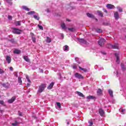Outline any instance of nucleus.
I'll use <instances>...</instances> for the list:
<instances>
[{"label":"nucleus","mask_w":126,"mask_h":126,"mask_svg":"<svg viewBox=\"0 0 126 126\" xmlns=\"http://www.w3.org/2000/svg\"><path fill=\"white\" fill-rule=\"evenodd\" d=\"M79 69H81V70H83L84 72H88V70L86 68H82L80 66H79Z\"/></svg>","instance_id":"obj_23"},{"label":"nucleus","mask_w":126,"mask_h":126,"mask_svg":"<svg viewBox=\"0 0 126 126\" xmlns=\"http://www.w3.org/2000/svg\"><path fill=\"white\" fill-rule=\"evenodd\" d=\"M1 85L3 86V87H4V88H8V87H9V84L8 83H3L1 84Z\"/></svg>","instance_id":"obj_17"},{"label":"nucleus","mask_w":126,"mask_h":126,"mask_svg":"<svg viewBox=\"0 0 126 126\" xmlns=\"http://www.w3.org/2000/svg\"><path fill=\"white\" fill-rule=\"evenodd\" d=\"M12 126H18V122L15 121V123H12Z\"/></svg>","instance_id":"obj_34"},{"label":"nucleus","mask_w":126,"mask_h":126,"mask_svg":"<svg viewBox=\"0 0 126 126\" xmlns=\"http://www.w3.org/2000/svg\"><path fill=\"white\" fill-rule=\"evenodd\" d=\"M45 88H46V84H42L38 87V90L37 92L38 93H42V92H43V91L45 90Z\"/></svg>","instance_id":"obj_1"},{"label":"nucleus","mask_w":126,"mask_h":126,"mask_svg":"<svg viewBox=\"0 0 126 126\" xmlns=\"http://www.w3.org/2000/svg\"><path fill=\"white\" fill-rule=\"evenodd\" d=\"M56 104H57L58 107L59 108V109H61V108H62V106H61V103L57 102Z\"/></svg>","instance_id":"obj_40"},{"label":"nucleus","mask_w":126,"mask_h":126,"mask_svg":"<svg viewBox=\"0 0 126 126\" xmlns=\"http://www.w3.org/2000/svg\"><path fill=\"white\" fill-rule=\"evenodd\" d=\"M19 116H22V113L19 111Z\"/></svg>","instance_id":"obj_52"},{"label":"nucleus","mask_w":126,"mask_h":126,"mask_svg":"<svg viewBox=\"0 0 126 126\" xmlns=\"http://www.w3.org/2000/svg\"><path fill=\"white\" fill-rule=\"evenodd\" d=\"M115 56L116 58V63H120V54L118 53L115 54Z\"/></svg>","instance_id":"obj_7"},{"label":"nucleus","mask_w":126,"mask_h":126,"mask_svg":"<svg viewBox=\"0 0 126 126\" xmlns=\"http://www.w3.org/2000/svg\"><path fill=\"white\" fill-rule=\"evenodd\" d=\"M35 13V11H31L30 12H28V14L30 15H31L32 14H34Z\"/></svg>","instance_id":"obj_38"},{"label":"nucleus","mask_w":126,"mask_h":126,"mask_svg":"<svg viewBox=\"0 0 126 126\" xmlns=\"http://www.w3.org/2000/svg\"><path fill=\"white\" fill-rule=\"evenodd\" d=\"M23 9H24V10H26V11H30V9L27 7L26 6H22Z\"/></svg>","instance_id":"obj_26"},{"label":"nucleus","mask_w":126,"mask_h":126,"mask_svg":"<svg viewBox=\"0 0 126 126\" xmlns=\"http://www.w3.org/2000/svg\"><path fill=\"white\" fill-rule=\"evenodd\" d=\"M6 61L8 63H11V58L9 56H7Z\"/></svg>","instance_id":"obj_14"},{"label":"nucleus","mask_w":126,"mask_h":126,"mask_svg":"<svg viewBox=\"0 0 126 126\" xmlns=\"http://www.w3.org/2000/svg\"><path fill=\"white\" fill-rule=\"evenodd\" d=\"M54 85H55V83L54 82H52L47 87V89H52V88H53V87H54Z\"/></svg>","instance_id":"obj_15"},{"label":"nucleus","mask_w":126,"mask_h":126,"mask_svg":"<svg viewBox=\"0 0 126 126\" xmlns=\"http://www.w3.org/2000/svg\"><path fill=\"white\" fill-rule=\"evenodd\" d=\"M46 42L47 43H51V42H52V40H51V38H50V37H49V36H47L46 37Z\"/></svg>","instance_id":"obj_31"},{"label":"nucleus","mask_w":126,"mask_h":126,"mask_svg":"<svg viewBox=\"0 0 126 126\" xmlns=\"http://www.w3.org/2000/svg\"><path fill=\"white\" fill-rule=\"evenodd\" d=\"M16 99V98H15V97L13 96L11 99H10L8 100V103H9L10 104H11V103H13V102H14V101H15Z\"/></svg>","instance_id":"obj_11"},{"label":"nucleus","mask_w":126,"mask_h":126,"mask_svg":"<svg viewBox=\"0 0 126 126\" xmlns=\"http://www.w3.org/2000/svg\"><path fill=\"white\" fill-rule=\"evenodd\" d=\"M114 17L116 20H118L120 18V15L119 14V12H114Z\"/></svg>","instance_id":"obj_8"},{"label":"nucleus","mask_w":126,"mask_h":126,"mask_svg":"<svg viewBox=\"0 0 126 126\" xmlns=\"http://www.w3.org/2000/svg\"><path fill=\"white\" fill-rule=\"evenodd\" d=\"M59 75L60 76V79H62V76H61V73H59Z\"/></svg>","instance_id":"obj_60"},{"label":"nucleus","mask_w":126,"mask_h":126,"mask_svg":"<svg viewBox=\"0 0 126 126\" xmlns=\"http://www.w3.org/2000/svg\"><path fill=\"white\" fill-rule=\"evenodd\" d=\"M15 76H16V77H18V75H17V72H16V73L15 74Z\"/></svg>","instance_id":"obj_54"},{"label":"nucleus","mask_w":126,"mask_h":126,"mask_svg":"<svg viewBox=\"0 0 126 126\" xmlns=\"http://www.w3.org/2000/svg\"><path fill=\"white\" fill-rule=\"evenodd\" d=\"M47 12H50V11H49V9H47Z\"/></svg>","instance_id":"obj_63"},{"label":"nucleus","mask_w":126,"mask_h":126,"mask_svg":"<svg viewBox=\"0 0 126 126\" xmlns=\"http://www.w3.org/2000/svg\"><path fill=\"white\" fill-rule=\"evenodd\" d=\"M102 55H104V56L106 55V52L104 51H101L100 52Z\"/></svg>","instance_id":"obj_48"},{"label":"nucleus","mask_w":126,"mask_h":126,"mask_svg":"<svg viewBox=\"0 0 126 126\" xmlns=\"http://www.w3.org/2000/svg\"><path fill=\"white\" fill-rule=\"evenodd\" d=\"M2 73H4V71L0 68V74H2Z\"/></svg>","instance_id":"obj_44"},{"label":"nucleus","mask_w":126,"mask_h":126,"mask_svg":"<svg viewBox=\"0 0 126 126\" xmlns=\"http://www.w3.org/2000/svg\"><path fill=\"white\" fill-rule=\"evenodd\" d=\"M96 32L97 33H101L102 32V30L100 29H97L95 30Z\"/></svg>","instance_id":"obj_36"},{"label":"nucleus","mask_w":126,"mask_h":126,"mask_svg":"<svg viewBox=\"0 0 126 126\" xmlns=\"http://www.w3.org/2000/svg\"><path fill=\"white\" fill-rule=\"evenodd\" d=\"M12 32L14 34H17L18 35H20L21 34V32H22V30H19L18 29L13 28H12Z\"/></svg>","instance_id":"obj_2"},{"label":"nucleus","mask_w":126,"mask_h":126,"mask_svg":"<svg viewBox=\"0 0 126 126\" xmlns=\"http://www.w3.org/2000/svg\"><path fill=\"white\" fill-rule=\"evenodd\" d=\"M31 84L29 83H28L27 85V87H30Z\"/></svg>","instance_id":"obj_53"},{"label":"nucleus","mask_w":126,"mask_h":126,"mask_svg":"<svg viewBox=\"0 0 126 126\" xmlns=\"http://www.w3.org/2000/svg\"><path fill=\"white\" fill-rule=\"evenodd\" d=\"M119 112L122 114L125 115L126 114V109H123L122 108L119 109Z\"/></svg>","instance_id":"obj_24"},{"label":"nucleus","mask_w":126,"mask_h":126,"mask_svg":"<svg viewBox=\"0 0 126 126\" xmlns=\"http://www.w3.org/2000/svg\"><path fill=\"white\" fill-rule=\"evenodd\" d=\"M103 69H104V68H103L102 67H101L100 68V69H99V70H103Z\"/></svg>","instance_id":"obj_62"},{"label":"nucleus","mask_w":126,"mask_h":126,"mask_svg":"<svg viewBox=\"0 0 126 126\" xmlns=\"http://www.w3.org/2000/svg\"><path fill=\"white\" fill-rule=\"evenodd\" d=\"M89 126H93V121H92V120H91L89 122Z\"/></svg>","instance_id":"obj_39"},{"label":"nucleus","mask_w":126,"mask_h":126,"mask_svg":"<svg viewBox=\"0 0 126 126\" xmlns=\"http://www.w3.org/2000/svg\"><path fill=\"white\" fill-rule=\"evenodd\" d=\"M18 83H20V85H21L22 84V80H21V77H18Z\"/></svg>","instance_id":"obj_30"},{"label":"nucleus","mask_w":126,"mask_h":126,"mask_svg":"<svg viewBox=\"0 0 126 126\" xmlns=\"http://www.w3.org/2000/svg\"><path fill=\"white\" fill-rule=\"evenodd\" d=\"M33 18H34V19H36V20H39L40 19V17H39V14H38L34 15Z\"/></svg>","instance_id":"obj_25"},{"label":"nucleus","mask_w":126,"mask_h":126,"mask_svg":"<svg viewBox=\"0 0 126 126\" xmlns=\"http://www.w3.org/2000/svg\"><path fill=\"white\" fill-rule=\"evenodd\" d=\"M106 7H107V8H108L109 9H113L115 8V6L111 4H108L106 5Z\"/></svg>","instance_id":"obj_10"},{"label":"nucleus","mask_w":126,"mask_h":126,"mask_svg":"<svg viewBox=\"0 0 126 126\" xmlns=\"http://www.w3.org/2000/svg\"><path fill=\"white\" fill-rule=\"evenodd\" d=\"M74 76L76 78H78V79H83L84 77L79 73H76L74 74Z\"/></svg>","instance_id":"obj_4"},{"label":"nucleus","mask_w":126,"mask_h":126,"mask_svg":"<svg viewBox=\"0 0 126 126\" xmlns=\"http://www.w3.org/2000/svg\"><path fill=\"white\" fill-rule=\"evenodd\" d=\"M72 68H73V69H76V68H77V66H76V65H73Z\"/></svg>","instance_id":"obj_47"},{"label":"nucleus","mask_w":126,"mask_h":126,"mask_svg":"<svg viewBox=\"0 0 126 126\" xmlns=\"http://www.w3.org/2000/svg\"><path fill=\"white\" fill-rule=\"evenodd\" d=\"M87 99L88 102H89L90 100H96V97L93 95H89L87 96Z\"/></svg>","instance_id":"obj_6"},{"label":"nucleus","mask_w":126,"mask_h":126,"mask_svg":"<svg viewBox=\"0 0 126 126\" xmlns=\"http://www.w3.org/2000/svg\"><path fill=\"white\" fill-rule=\"evenodd\" d=\"M105 44V39L103 38H101L100 39V40H98V44L100 47H102V46H104V44Z\"/></svg>","instance_id":"obj_5"},{"label":"nucleus","mask_w":126,"mask_h":126,"mask_svg":"<svg viewBox=\"0 0 126 126\" xmlns=\"http://www.w3.org/2000/svg\"><path fill=\"white\" fill-rule=\"evenodd\" d=\"M15 25L16 26H20V25H21V24L20 23V21H16L15 23Z\"/></svg>","instance_id":"obj_33"},{"label":"nucleus","mask_w":126,"mask_h":126,"mask_svg":"<svg viewBox=\"0 0 126 126\" xmlns=\"http://www.w3.org/2000/svg\"><path fill=\"white\" fill-rule=\"evenodd\" d=\"M97 13H98L99 16H100V17H103L104 16L103 15V13H102V11H98Z\"/></svg>","instance_id":"obj_29"},{"label":"nucleus","mask_w":126,"mask_h":126,"mask_svg":"<svg viewBox=\"0 0 126 126\" xmlns=\"http://www.w3.org/2000/svg\"><path fill=\"white\" fill-rule=\"evenodd\" d=\"M75 61L76 62V63H79V64L80 63V61H79V58H76L75 59Z\"/></svg>","instance_id":"obj_37"},{"label":"nucleus","mask_w":126,"mask_h":126,"mask_svg":"<svg viewBox=\"0 0 126 126\" xmlns=\"http://www.w3.org/2000/svg\"><path fill=\"white\" fill-rule=\"evenodd\" d=\"M76 94H77L78 95V96H80V97H83V98H84V97H85V95H84V94H83L81 93L80 92H76Z\"/></svg>","instance_id":"obj_16"},{"label":"nucleus","mask_w":126,"mask_h":126,"mask_svg":"<svg viewBox=\"0 0 126 126\" xmlns=\"http://www.w3.org/2000/svg\"><path fill=\"white\" fill-rule=\"evenodd\" d=\"M61 27L63 30H66V26H65V24H64V23H61Z\"/></svg>","instance_id":"obj_21"},{"label":"nucleus","mask_w":126,"mask_h":126,"mask_svg":"<svg viewBox=\"0 0 126 126\" xmlns=\"http://www.w3.org/2000/svg\"><path fill=\"white\" fill-rule=\"evenodd\" d=\"M121 68L123 71H125V70H126V65H125L123 63H121Z\"/></svg>","instance_id":"obj_20"},{"label":"nucleus","mask_w":126,"mask_h":126,"mask_svg":"<svg viewBox=\"0 0 126 126\" xmlns=\"http://www.w3.org/2000/svg\"><path fill=\"white\" fill-rule=\"evenodd\" d=\"M14 54H16L17 55H19L21 53V51L18 49H15L13 51Z\"/></svg>","instance_id":"obj_19"},{"label":"nucleus","mask_w":126,"mask_h":126,"mask_svg":"<svg viewBox=\"0 0 126 126\" xmlns=\"http://www.w3.org/2000/svg\"><path fill=\"white\" fill-rule=\"evenodd\" d=\"M74 29L73 28H69L68 31H71V32H73Z\"/></svg>","instance_id":"obj_46"},{"label":"nucleus","mask_w":126,"mask_h":126,"mask_svg":"<svg viewBox=\"0 0 126 126\" xmlns=\"http://www.w3.org/2000/svg\"><path fill=\"white\" fill-rule=\"evenodd\" d=\"M8 19H9V20H12V16H11V15H8Z\"/></svg>","instance_id":"obj_43"},{"label":"nucleus","mask_w":126,"mask_h":126,"mask_svg":"<svg viewBox=\"0 0 126 126\" xmlns=\"http://www.w3.org/2000/svg\"><path fill=\"white\" fill-rule=\"evenodd\" d=\"M26 78L27 80L29 79V77L28 76H26Z\"/></svg>","instance_id":"obj_57"},{"label":"nucleus","mask_w":126,"mask_h":126,"mask_svg":"<svg viewBox=\"0 0 126 126\" xmlns=\"http://www.w3.org/2000/svg\"><path fill=\"white\" fill-rule=\"evenodd\" d=\"M0 104L3 105H4V102L3 100H0Z\"/></svg>","instance_id":"obj_45"},{"label":"nucleus","mask_w":126,"mask_h":126,"mask_svg":"<svg viewBox=\"0 0 126 126\" xmlns=\"http://www.w3.org/2000/svg\"><path fill=\"white\" fill-rule=\"evenodd\" d=\"M104 12H106V13H107V12H108V11H107V10H106V9H104Z\"/></svg>","instance_id":"obj_61"},{"label":"nucleus","mask_w":126,"mask_h":126,"mask_svg":"<svg viewBox=\"0 0 126 126\" xmlns=\"http://www.w3.org/2000/svg\"><path fill=\"white\" fill-rule=\"evenodd\" d=\"M61 37L62 39H63V38H64V35H63V34H61Z\"/></svg>","instance_id":"obj_51"},{"label":"nucleus","mask_w":126,"mask_h":126,"mask_svg":"<svg viewBox=\"0 0 126 126\" xmlns=\"http://www.w3.org/2000/svg\"><path fill=\"white\" fill-rule=\"evenodd\" d=\"M63 50L64 52H68L69 51V47L67 45H65L63 47Z\"/></svg>","instance_id":"obj_12"},{"label":"nucleus","mask_w":126,"mask_h":126,"mask_svg":"<svg viewBox=\"0 0 126 126\" xmlns=\"http://www.w3.org/2000/svg\"><path fill=\"white\" fill-rule=\"evenodd\" d=\"M78 41L80 43H82V44H86V40L83 38H80Z\"/></svg>","instance_id":"obj_18"},{"label":"nucleus","mask_w":126,"mask_h":126,"mask_svg":"<svg viewBox=\"0 0 126 126\" xmlns=\"http://www.w3.org/2000/svg\"><path fill=\"white\" fill-rule=\"evenodd\" d=\"M117 9L120 12H123V8L120 6L117 7Z\"/></svg>","instance_id":"obj_35"},{"label":"nucleus","mask_w":126,"mask_h":126,"mask_svg":"<svg viewBox=\"0 0 126 126\" xmlns=\"http://www.w3.org/2000/svg\"><path fill=\"white\" fill-rule=\"evenodd\" d=\"M108 48H112V49H119V44L115 43L114 45L111 44H108Z\"/></svg>","instance_id":"obj_3"},{"label":"nucleus","mask_w":126,"mask_h":126,"mask_svg":"<svg viewBox=\"0 0 126 126\" xmlns=\"http://www.w3.org/2000/svg\"><path fill=\"white\" fill-rule=\"evenodd\" d=\"M66 21H68V22H70V20L68 19H66Z\"/></svg>","instance_id":"obj_59"},{"label":"nucleus","mask_w":126,"mask_h":126,"mask_svg":"<svg viewBox=\"0 0 126 126\" xmlns=\"http://www.w3.org/2000/svg\"><path fill=\"white\" fill-rule=\"evenodd\" d=\"M102 24H103V25H105L106 26L109 25V23H103Z\"/></svg>","instance_id":"obj_49"},{"label":"nucleus","mask_w":126,"mask_h":126,"mask_svg":"<svg viewBox=\"0 0 126 126\" xmlns=\"http://www.w3.org/2000/svg\"><path fill=\"white\" fill-rule=\"evenodd\" d=\"M2 112H3V110H0V113H2Z\"/></svg>","instance_id":"obj_64"},{"label":"nucleus","mask_w":126,"mask_h":126,"mask_svg":"<svg viewBox=\"0 0 126 126\" xmlns=\"http://www.w3.org/2000/svg\"><path fill=\"white\" fill-rule=\"evenodd\" d=\"M108 93L110 94V97H111L112 98H113V97H114L113 90H112L111 89H109L108 90Z\"/></svg>","instance_id":"obj_13"},{"label":"nucleus","mask_w":126,"mask_h":126,"mask_svg":"<svg viewBox=\"0 0 126 126\" xmlns=\"http://www.w3.org/2000/svg\"><path fill=\"white\" fill-rule=\"evenodd\" d=\"M32 40L33 42V43H36V38L35 37V36L34 35V33H32Z\"/></svg>","instance_id":"obj_22"},{"label":"nucleus","mask_w":126,"mask_h":126,"mask_svg":"<svg viewBox=\"0 0 126 126\" xmlns=\"http://www.w3.org/2000/svg\"><path fill=\"white\" fill-rule=\"evenodd\" d=\"M5 0L6 2L9 3V4H11V3H12V2H11V0Z\"/></svg>","instance_id":"obj_41"},{"label":"nucleus","mask_w":126,"mask_h":126,"mask_svg":"<svg viewBox=\"0 0 126 126\" xmlns=\"http://www.w3.org/2000/svg\"><path fill=\"white\" fill-rule=\"evenodd\" d=\"M39 70L40 72H42V73L44 72V70L42 69H39Z\"/></svg>","instance_id":"obj_50"},{"label":"nucleus","mask_w":126,"mask_h":126,"mask_svg":"<svg viewBox=\"0 0 126 126\" xmlns=\"http://www.w3.org/2000/svg\"><path fill=\"white\" fill-rule=\"evenodd\" d=\"M114 73H115V74H116V76H118V72H117V71H116V72H114Z\"/></svg>","instance_id":"obj_55"},{"label":"nucleus","mask_w":126,"mask_h":126,"mask_svg":"<svg viewBox=\"0 0 126 126\" xmlns=\"http://www.w3.org/2000/svg\"><path fill=\"white\" fill-rule=\"evenodd\" d=\"M27 80H28V82H29V83H31V80H30V79H28Z\"/></svg>","instance_id":"obj_56"},{"label":"nucleus","mask_w":126,"mask_h":126,"mask_svg":"<svg viewBox=\"0 0 126 126\" xmlns=\"http://www.w3.org/2000/svg\"><path fill=\"white\" fill-rule=\"evenodd\" d=\"M38 27L40 29V30H43V26L38 25Z\"/></svg>","instance_id":"obj_42"},{"label":"nucleus","mask_w":126,"mask_h":126,"mask_svg":"<svg viewBox=\"0 0 126 126\" xmlns=\"http://www.w3.org/2000/svg\"><path fill=\"white\" fill-rule=\"evenodd\" d=\"M98 113L101 117H104V115H105V112H104V110L103 109H99L98 110Z\"/></svg>","instance_id":"obj_9"},{"label":"nucleus","mask_w":126,"mask_h":126,"mask_svg":"<svg viewBox=\"0 0 126 126\" xmlns=\"http://www.w3.org/2000/svg\"><path fill=\"white\" fill-rule=\"evenodd\" d=\"M10 70H13V68L12 67H10Z\"/></svg>","instance_id":"obj_58"},{"label":"nucleus","mask_w":126,"mask_h":126,"mask_svg":"<svg viewBox=\"0 0 126 126\" xmlns=\"http://www.w3.org/2000/svg\"><path fill=\"white\" fill-rule=\"evenodd\" d=\"M97 94L98 95H101L102 94V90H101V89H99L97 91Z\"/></svg>","instance_id":"obj_32"},{"label":"nucleus","mask_w":126,"mask_h":126,"mask_svg":"<svg viewBox=\"0 0 126 126\" xmlns=\"http://www.w3.org/2000/svg\"><path fill=\"white\" fill-rule=\"evenodd\" d=\"M24 59L26 62H27V63H29V62H30V60L28 58V56H24Z\"/></svg>","instance_id":"obj_27"},{"label":"nucleus","mask_w":126,"mask_h":126,"mask_svg":"<svg viewBox=\"0 0 126 126\" xmlns=\"http://www.w3.org/2000/svg\"><path fill=\"white\" fill-rule=\"evenodd\" d=\"M87 15L88 17H90V18H94V15H92V14L88 13H87Z\"/></svg>","instance_id":"obj_28"}]
</instances>
